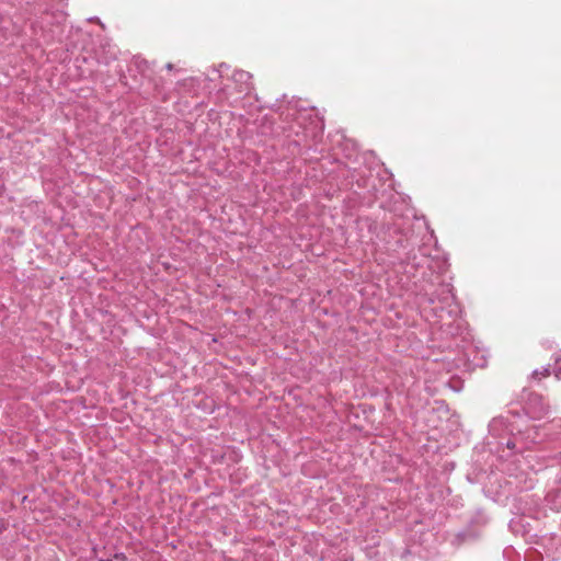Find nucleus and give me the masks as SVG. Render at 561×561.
Returning a JSON list of instances; mask_svg holds the SVG:
<instances>
[{
    "mask_svg": "<svg viewBox=\"0 0 561 561\" xmlns=\"http://www.w3.org/2000/svg\"><path fill=\"white\" fill-rule=\"evenodd\" d=\"M403 263L407 268L415 272L424 267L431 271L428 277L425 272L422 273L423 284L416 294L421 313L433 324H439V329L446 333L457 334L460 329L461 309L451 284L439 279V275L447 271V260L438 254H427L424 247H420L417 251L412 249L408 252Z\"/></svg>",
    "mask_w": 561,
    "mask_h": 561,
    "instance_id": "1",
    "label": "nucleus"
},
{
    "mask_svg": "<svg viewBox=\"0 0 561 561\" xmlns=\"http://www.w3.org/2000/svg\"><path fill=\"white\" fill-rule=\"evenodd\" d=\"M523 400L526 414L534 420H541L550 412V405L539 393L526 392Z\"/></svg>",
    "mask_w": 561,
    "mask_h": 561,
    "instance_id": "2",
    "label": "nucleus"
},
{
    "mask_svg": "<svg viewBox=\"0 0 561 561\" xmlns=\"http://www.w3.org/2000/svg\"><path fill=\"white\" fill-rule=\"evenodd\" d=\"M239 93L250 94L254 89L252 75L244 70H236L231 77Z\"/></svg>",
    "mask_w": 561,
    "mask_h": 561,
    "instance_id": "3",
    "label": "nucleus"
},
{
    "mask_svg": "<svg viewBox=\"0 0 561 561\" xmlns=\"http://www.w3.org/2000/svg\"><path fill=\"white\" fill-rule=\"evenodd\" d=\"M278 110L280 111V116L285 119L293 118L297 122V124L300 126L301 121L306 118L308 115L306 110L298 108V102L297 101H290L287 103L286 106H279Z\"/></svg>",
    "mask_w": 561,
    "mask_h": 561,
    "instance_id": "4",
    "label": "nucleus"
},
{
    "mask_svg": "<svg viewBox=\"0 0 561 561\" xmlns=\"http://www.w3.org/2000/svg\"><path fill=\"white\" fill-rule=\"evenodd\" d=\"M500 445H505L508 454L506 456H511L514 454H520L526 448H528V444L524 442L520 433L512 434L506 440L499 442Z\"/></svg>",
    "mask_w": 561,
    "mask_h": 561,
    "instance_id": "5",
    "label": "nucleus"
},
{
    "mask_svg": "<svg viewBox=\"0 0 561 561\" xmlns=\"http://www.w3.org/2000/svg\"><path fill=\"white\" fill-rule=\"evenodd\" d=\"M54 15L56 21L59 23L61 20H64V12L57 11L56 13L50 14L49 12H45L44 15L41 18V21H37L33 24L34 32H37V28H39L43 33H45L44 24L50 23L49 16Z\"/></svg>",
    "mask_w": 561,
    "mask_h": 561,
    "instance_id": "6",
    "label": "nucleus"
},
{
    "mask_svg": "<svg viewBox=\"0 0 561 561\" xmlns=\"http://www.w3.org/2000/svg\"><path fill=\"white\" fill-rule=\"evenodd\" d=\"M502 431H508V425L506 424L505 419H503V417L493 419L489 425L490 434H492L493 436L496 437L500 435V432H502Z\"/></svg>",
    "mask_w": 561,
    "mask_h": 561,
    "instance_id": "7",
    "label": "nucleus"
},
{
    "mask_svg": "<svg viewBox=\"0 0 561 561\" xmlns=\"http://www.w3.org/2000/svg\"><path fill=\"white\" fill-rule=\"evenodd\" d=\"M549 374H550L549 367H542L541 369H535L531 374V377L534 379L540 380L541 378L549 376Z\"/></svg>",
    "mask_w": 561,
    "mask_h": 561,
    "instance_id": "8",
    "label": "nucleus"
},
{
    "mask_svg": "<svg viewBox=\"0 0 561 561\" xmlns=\"http://www.w3.org/2000/svg\"><path fill=\"white\" fill-rule=\"evenodd\" d=\"M229 70V66L227 64H220L219 67L213 69V75H218V77L222 78L226 76V72Z\"/></svg>",
    "mask_w": 561,
    "mask_h": 561,
    "instance_id": "9",
    "label": "nucleus"
},
{
    "mask_svg": "<svg viewBox=\"0 0 561 561\" xmlns=\"http://www.w3.org/2000/svg\"><path fill=\"white\" fill-rule=\"evenodd\" d=\"M553 374L557 377V379L561 380V359L560 358H556Z\"/></svg>",
    "mask_w": 561,
    "mask_h": 561,
    "instance_id": "10",
    "label": "nucleus"
},
{
    "mask_svg": "<svg viewBox=\"0 0 561 561\" xmlns=\"http://www.w3.org/2000/svg\"><path fill=\"white\" fill-rule=\"evenodd\" d=\"M548 457L557 460L561 465V449L557 454L548 456Z\"/></svg>",
    "mask_w": 561,
    "mask_h": 561,
    "instance_id": "11",
    "label": "nucleus"
},
{
    "mask_svg": "<svg viewBox=\"0 0 561 561\" xmlns=\"http://www.w3.org/2000/svg\"><path fill=\"white\" fill-rule=\"evenodd\" d=\"M552 425H553L554 427H560V428H561V417H560V419H554V420L552 421Z\"/></svg>",
    "mask_w": 561,
    "mask_h": 561,
    "instance_id": "12",
    "label": "nucleus"
},
{
    "mask_svg": "<svg viewBox=\"0 0 561 561\" xmlns=\"http://www.w3.org/2000/svg\"><path fill=\"white\" fill-rule=\"evenodd\" d=\"M557 482L559 483V490L558 491H561V473H559L557 476Z\"/></svg>",
    "mask_w": 561,
    "mask_h": 561,
    "instance_id": "13",
    "label": "nucleus"
},
{
    "mask_svg": "<svg viewBox=\"0 0 561 561\" xmlns=\"http://www.w3.org/2000/svg\"><path fill=\"white\" fill-rule=\"evenodd\" d=\"M165 68H167L168 70H172V69H173V65L169 62V64H167V65H165Z\"/></svg>",
    "mask_w": 561,
    "mask_h": 561,
    "instance_id": "14",
    "label": "nucleus"
},
{
    "mask_svg": "<svg viewBox=\"0 0 561 561\" xmlns=\"http://www.w3.org/2000/svg\"><path fill=\"white\" fill-rule=\"evenodd\" d=\"M44 37H45V41H49V39L51 38V36H50V35H48V34H47V35H46V34H44Z\"/></svg>",
    "mask_w": 561,
    "mask_h": 561,
    "instance_id": "15",
    "label": "nucleus"
},
{
    "mask_svg": "<svg viewBox=\"0 0 561 561\" xmlns=\"http://www.w3.org/2000/svg\"><path fill=\"white\" fill-rule=\"evenodd\" d=\"M111 58L115 59L116 58V51H112L111 53Z\"/></svg>",
    "mask_w": 561,
    "mask_h": 561,
    "instance_id": "16",
    "label": "nucleus"
},
{
    "mask_svg": "<svg viewBox=\"0 0 561 561\" xmlns=\"http://www.w3.org/2000/svg\"><path fill=\"white\" fill-rule=\"evenodd\" d=\"M398 244H399L400 247H403V244H402V241H401V240H398Z\"/></svg>",
    "mask_w": 561,
    "mask_h": 561,
    "instance_id": "17",
    "label": "nucleus"
},
{
    "mask_svg": "<svg viewBox=\"0 0 561 561\" xmlns=\"http://www.w3.org/2000/svg\"><path fill=\"white\" fill-rule=\"evenodd\" d=\"M209 80H210V81H214V80H215V78H214L213 76H209Z\"/></svg>",
    "mask_w": 561,
    "mask_h": 561,
    "instance_id": "18",
    "label": "nucleus"
}]
</instances>
